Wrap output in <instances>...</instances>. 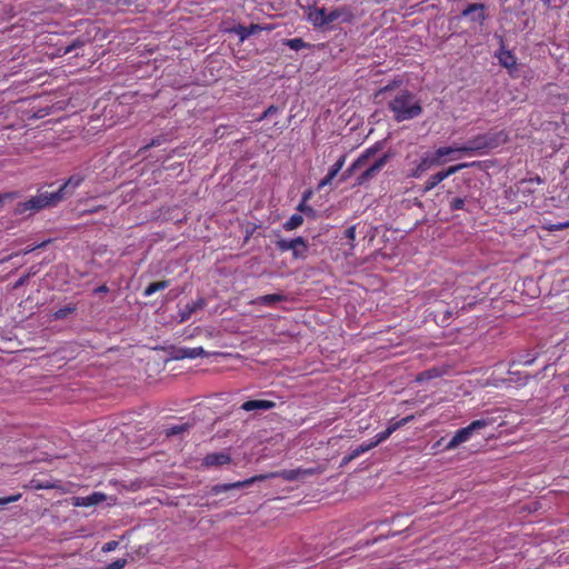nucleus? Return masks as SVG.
Listing matches in <instances>:
<instances>
[{
    "mask_svg": "<svg viewBox=\"0 0 569 569\" xmlns=\"http://www.w3.org/2000/svg\"><path fill=\"white\" fill-rule=\"evenodd\" d=\"M388 109L397 122L408 121L420 117L423 108L420 99L408 89H400L389 101Z\"/></svg>",
    "mask_w": 569,
    "mask_h": 569,
    "instance_id": "1",
    "label": "nucleus"
},
{
    "mask_svg": "<svg viewBox=\"0 0 569 569\" xmlns=\"http://www.w3.org/2000/svg\"><path fill=\"white\" fill-rule=\"evenodd\" d=\"M313 473H315V469H302V468L287 469V470H281L279 472L271 473L269 476H266V475L254 476V477L243 480V481L214 485L211 489V492L214 495H220V493L227 492L231 489L248 487L256 481L264 480L269 477H280L287 481H295L305 476H310Z\"/></svg>",
    "mask_w": 569,
    "mask_h": 569,
    "instance_id": "2",
    "label": "nucleus"
},
{
    "mask_svg": "<svg viewBox=\"0 0 569 569\" xmlns=\"http://www.w3.org/2000/svg\"><path fill=\"white\" fill-rule=\"evenodd\" d=\"M508 134L503 131L486 132L469 139L460 146L459 151L468 154H483L489 149H495L507 142Z\"/></svg>",
    "mask_w": 569,
    "mask_h": 569,
    "instance_id": "3",
    "label": "nucleus"
},
{
    "mask_svg": "<svg viewBox=\"0 0 569 569\" xmlns=\"http://www.w3.org/2000/svg\"><path fill=\"white\" fill-rule=\"evenodd\" d=\"M61 202V197L54 192H39L27 201L19 202L16 207V213L23 214L27 211H39L41 209L57 206Z\"/></svg>",
    "mask_w": 569,
    "mask_h": 569,
    "instance_id": "4",
    "label": "nucleus"
},
{
    "mask_svg": "<svg viewBox=\"0 0 569 569\" xmlns=\"http://www.w3.org/2000/svg\"><path fill=\"white\" fill-rule=\"evenodd\" d=\"M489 425V420L479 419L472 421L467 427L458 429L453 437L445 445L443 450L451 451L461 446L465 442H468L471 437L478 433L481 429L486 428Z\"/></svg>",
    "mask_w": 569,
    "mask_h": 569,
    "instance_id": "5",
    "label": "nucleus"
},
{
    "mask_svg": "<svg viewBox=\"0 0 569 569\" xmlns=\"http://www.w3.org/2000/svg\"><path fill=\"white\" fill-rule=\"evenodd\" d=\"M468 166H469L468 163H459V164L451 166L446 170L439 171V172L430 176L429 179L426 181L423 191L425 192L431 191L445 179H447L451 174H455L456 172L460 171L461 169L467 168Z\"/></svg>",
    "mask_w": 569,
    "mask_h": 569,
    "instance_id": "6",
    "label": "nucleus"
},
{
    "mask_svg": "<svg viewBox=\"0 0 569 569\" xmlns=\"http://www.w3.org/2000/svg\"><path fill=\"white\" fill-rule=\"evenodd\" d=\"M87 174L82 172H77L70 176L56 191L58 196L61 197V201L64 200L68 196H71L73 191L81 186V183L86 180Z\"/></svg>",
    "mask_w": 569,
    "mask_h": 569,
    "instance_id": "7",
    "label": "nucleus"
},
{
    "mask_svg": "<svg viewBox=\"0 0 569 569\" xmlns=\"http://www.w3.org/2000/svg\"><path fill=\"white\" fill-rule=\"evenodd\" d=\"M378 151V147H370L366 149L352 163L351 166L341 174V180L346 181L349 179L355 171L365 167L367 161Z\"/></svg>",
    "mask_w": 569,
    "mask_h": 569,
    "instance_id": "8",
    "label": "nucleus"
},
{
    "mask_svg": "<svg viewBox=\"0 0 569 569\" xmlns=\"http://www.w3.org/2000/svg\"><path fill=\"white\" fill-rule=\"evenodd\" d=\"M389 154H383L377 159L372 164L363 170V172L357 178V184L361 186L378 174L381 169L387 164Z\"/></svg>",
    "mask_w": 569,
    "mask_h": 569,
    "instance_id": "9",
    "label": "nucleus"
},
{
    "mask_svg": "<svg viewBox=\"0 0 569 569\" xmlns=\"http://www.w3.org/2000/svg\"><path fill=\"white\" fill-rule=\"evenodd\" d=\"M355 20V13L350 7L342 6L329 10V23H352Z\"/></svg>",
    "mask_w": 569,
    "mask_h": 569,
    "instance_id": "10",
    "label": "nucleus"
},
{
    "mask_svg": "<svg viewBox=\"0 0 569 569\" xmlns=\"http://www.w3.org/2000/svg\"><path fill=\"white\" fill-rule=\"evenodd\" d=\"M308 20L312 23L316 28H325L329 27V10L326 8H318L315 7L309 10L308 13Z\"/></svg>",
    "mask_w": 569,
    "mask_h": 569,
    "instance_id": "11",
    "label": "nucleus"
},
{
    "mask_svg": "<svg viewBox=\"0 0 569 569\" xmlns=\"http://www.w3.org/2000/svg\"><path fill=\"white\" fill-rule=\"evenodd\" d=\"M486 6L483 3H470L461 12L462 17H470L471 21H478L480 24L487 19L485 13Z\"/></svg>",
    "mask_w": 569,
    "mask_h": 569,
    "instance_id": "12",
    "label": "nucleus"
},
{
    "mask_svg": "<svg viewBox=\"0 0 569 569\" xmlns=\"http://www.w3.org/2000/svg\"><path fill=\"white\" fill-rule=\"evenodd\" d=\"M433 166H437V160H433L431 156L427 154L422 157L420 161L408 171L407 176L409 178L418 179Z\"/></svg>",
    "mask_w": 569,
    "mask_h": 569,
    "instance_id": "13",
    "label": "nucleus"
},
{
    "mask_svg": "<svg viewBox=\"0 0 569 569\" xmlns=\"http://www.w3.org/2000/svg\"><path fill=\"white\" fill-rule=\"evenodd\" d=\"M106 500V495L102 492H92L86 497H73L72 505L74 507H92Z\"/></svg>",
    "mask_w": 569,
    "mask_h": 569,
    "instance_id": "14",
    "label": "nucleus"
},
{
    "mask_svg": "<svg viewBox=\"0 0 569 569\" xmlns=\"http://www.w3.org/2000/svg\"><path fill=\"white\" fill-rule=\"evenodd\" d=\"M499 63L509 70V73L512 76V71L517 67V57L510 51L501 47V49L496 54Z\"/></svg>",
    "mask_w": 569,
    "mask_h": 569,
    "instance_id": "15",
    "label": "nucleus"
},
{
    "mask_svg": "<svg viewBox=\"0 0 569 569\" xmlns=\"http://www.w3.org/2000/svg\"><path fill=\"white\" fill-rule=\"evenodd\" d=\"M231 461V457L224 452H213L207 455L202 460V466L204 467H218L228 465Z\"/></svg>",
    "mask_w": 569,
    "mask_h": 569,
    "instance_id": "16",
    "label": "nucleus"
},
{
    "mask_svg": "<svg viewBox=\"0 0 569 569\" xmlns=\"http://www.w3.org/2000/svg\"><path fill=\"white\" fill-rule=\"evenodd\" d=\"M274 407H276L274 401L254 399V400L244 401L240 408L244 411H254V410L266 411V410L273 409Z\"/></svg>",
    "mask_w": 569,
    "mask_h": 569,
    "instance_id": "17",
    "label": "nucleus"
},
{
    "mask_svg": "<svg viewBox=\"0 0 569 569\" xmlns=\"http://www.w3.org/2000/svg\"><path fill=\"white\" fill-rule=\"evenodd\" d=\"M267 28L251 23L250 26L246 27L242 24H239L237 27H233L232 31L239 36L240 41H244L247 38H249L252 34H257L258 32L266 30Z\"/></svg>",
    "mask_w": 569,
    "mask_h": 569,
    "instance_id": "18",
    "label": "nucleus"
},
{
    "mask_svg": "<svg viewBox=\"0 0 569 569\" xmlns=\"http://www.w3.org/2000/svg\"><path fill=\"white\" fill-rule=\"evenodd\" d=\"M198 357H208V352L202 347L180 348L177 350L176 359H196Z\"/></svg>",
    "mask_w": 569,
    "mask_h": 569,
    "instance_id": "19",
    "label": "nucleus"
},
{
    "mask_svg": "<svg viewBox=\"0 0 569 569\" xmlns=\"http://www.w3.org/2000/svg\"><path fill=\"white\" fill-rule=\"evenodd\" d=\"M402 84L401 79H393L385 87L380 88L378 91L375 92V100L377 102H380L386 94L392 92L393 90L398 89Z\"/></svg>",
    "mask_w": 569,
    "mask_h": 569,
    "instance_id": "20",
    "label": "nucleus"
},
{
    "mask_svg": "<svg viewBox=\"0 0 569 569\" xmlns=\"http://www.w3.org/2000/svg\"><path fill=\"white\" fill-rule=\"evenodd\" d=\"M83 46H84V41L78 38V39L73 40L70 44L60 47L58 49V51L61 56L74 53V56L77 57V56H79V49H81Z\"/></svg>",
    "mask_w": 569,
    "mask_h": 569,
    "instance_id": "21",
    "label": "nucleus"
},
{
    "mask_svg": "<svg viewBox=\"0 0 569 569\" xmlns=\"http://www.w3.org/2000/svg\"><path fill=\"white\" fill-rule=\"evenodd\" d=\"M169 286H170V280H161V281L151 282L148 287H146L142 295H143V297H150L160 290L167 289Z\"/></svg>",
    "mask_w": 569,
    "mask_h": 569,
    "instance_id": "22",
    "label": "nucleus"
},
{
    "mask_svg": "<svg viewBox=\"0 0 569 569\" xmlns=\"http://www.w3.org/2000/svg\"><path fill=\"white\" fill-rule=\"evenodd\" d=\"M460 149V146H457V147H440L438 148L436 151H435V154L431 156L433 160H437V166L441 164L443 161H442V158L446 157V156H449L453 152H460L459 151Z\"/></svg>",
    "mask_w": 569,
    "mask_h": 569,
    "instance_id": "23",
    "label": "nucleus"
},
{
    "mask_svg": "<svg viewBox=\"0 0 569 569\" xmlns=\"http://www.w3.org/2000/svg\"><path fill=\"white\" fill-rule=\"evenodd\" d=\"M295 244H302V237H297L295 239H279L276 242V247L279 251L286 252L295 248Z\"/></svg>",
    "mask_w": 569,
    "mask_h": 569,
    "instance_id": "24",
    "label": "nucleus"
},
{
    "mask_svg": "<svg viewBox=\"0 0 569 569\" xmlns=\"http://www.w3.org/2000/svg\"><path fill=\"white\" fill-rule=\"evenodd\" d=\"M206 306L204 299L200 298L197 301L192 303H188L184 307V310L182 312V320H187L192 313H194L197 310L202 309Z\"/></svg>",
    "mask_w": 569,
    "mask_h": 569,
    "instance_id": "25",
    "label": "nucleus"
},
{
    "mask_svg": "<svg viewBox=\"0 0 569 569\" xmlns=\"http://www.w3.org/2000/svg\"><path fill=\"white\" fill-rule=\"evenodd\" d=\"M76 310H77V306L74 303H69V305L56 310L51 317L53 320H61V319L67 318L69 315L73 313Z\"/></svg>",
    "mask_w": 569,
    "mask_h": 569,
    "instance_id": "26",
    "label": "nucleus"
},
{
    "mask_svg": "<svg viewBox=\"0 0 569 569\" xmlns=\"http://www.w3.org/2000/svg\"><path fill=\"white\" fill-rule=\"evenodd\" d=\"M284 300V296L280 293H270L261 296L257 299V301L263 306H271L277 302H281Z\"/></svg>",
    "mask_w": 569,
    "mask_h": 569,
    "instance_id": "27",
    "label": "nucleus"
},
{
    "mask_svg": "<svg viewBox=\"0 0 569 569\" xmlns=\"http://www.w3.org/2000/svg\"><path fill=\"white\" fill-rule=\"evenodd\" d=\"M311 192H307L302 197V201L298 204L297 210L303 212L307 217L315 218L316 210L307 204V200L309 199Z\"/></svg>",
    "mask_w": 569,
    "mask_h": 569,
    "instance_id": "28",
    "label": "nucleus"
},
{
    "mask_svg": "<svg viewBox=\"0 0 569 569\" xmlns=\"http://www.w3.org/2000/svg\"><path fill=\"white\" fill-rule=\"evenodd\" d=\"M302 223L303 217L301 214L295 213L283 223V229L286 231H291L299 228Z\"/></svg>",
    "mask_w": 569,
    "mask_h": 569,
    "instance_id": "29",
    "label": "nucleus"
},
{
    "mask_svg": "<svg viewBox=\"0 0 569 569\" xmlns=\"http://www.w3.org/2000/svg\"><path fill=\"white\" fill-rule=\"evenodd\" d=\"M283 111L282 107H278L274 104L269 106L259 117L256 118L257 122H261L268 118H271L276 114H279Z\"/></svg>",
    "mask_w": 569,
    "mask_h": 569,
    "instance_id": "30",
    "label": "nucleus"
},
{
    "mask_svg": "<svg viewBox=\"0 0 569 569\" xmlns=\"http://www.w3.org/2000/svg\"><path fill=\"white\" fill-rule=\"evenodd\" d=\"M308 243L305 238H302V244H295V248L291 249L292 257L295 259H306L308 254Z\"/></svg>",
    "mask_w": 569,
    "mask_h": 569,
    "instance_id": "31",
    "label": "nucleus"
},
{
    "mask_svg": "<svg viewBox=\"0 0 569 569\" xmlns=\"http://www.w3.org/2000/svg\"><path fill=\"white\" fill-rule=\"evenodd\" d=\"M286 124L283 122L276 121L271 127H264L262 131L269 138H273L274 136H279L284 130Z\"/></svg>",
    "mask_w": 569,
    "mask_h": 569,
    "instance_id": "32",
    "label": "nucleus"
},
{
    "mask_svg": "<svg viewBox=\"0 0 569 569\" xmlns=\"http://www.w3.org/2000/svg\"><path fill=\"white\" fill-rule=\"evenodd\" d=\"M189 427H190L189 423L173 425L166 429V433L168 437L181 435L184 431H187L189 429Z\"/></svg>",
    "mask_w": 569,
    "mask_h": 569,
    "instance_id": "33",
    "label": "nucleus"
},
{
    "mask_svg": "<svg viewBox=\"0 0 569 569\" xmlns=\"http://www.w3.org/2000/svg\"><path fill=\"white\" fill-rule=\"evenodd\" d=\"M164 141H166V138L163 136H158V137L153 138L148 144L141 147L138 150V154L143 156L149 149H151L153 147H158V146L162 144Z\"/></svg>",
    "mask_w": 569,
    "mask_h": 569,
    "instance_id": "34",
    "label": "nucleus"
},
{
    "mask_svg": "<svg viewBox=\"0 0 569 569\" xmlns=\"http://www.w3.org/2000/svg\"><path fill=\"white\" fill-rule=\"evenodd\" d=\"M412 419H413V416H408L398 421H391L390 425L387 427V430H390V435H392L395 431H397L399 428L406 426Z\"/></svg>",
    "mask_w": 569,
    "mask_h": 569,
    "instance_id": "35",
    "label": "nucleus"
},
{
    "mask_svg": "<svg viewBox=\"0 0 569 569\" xmlns=\"http://www.w3.org/2000/svg\"><path fill=\"white\" fill-rule=\"evenodd\" d=\"M284 43L290 49L296 50V51L309 47V44L307 42H305L301 38L288 39Z\"/></svg>",
    "mask_w": 569,
    "mask_h": 569,
    "instance_id": "36",
    "label": "nucleus"
},
{
    "mask_svg": "<svg viewBox=\"0 0 569 569\" xmlns=\"http://www.w3.org/2000/svg\"><path fill=\"white\" fill-rule=\"evenodd\" d=\"M343 238L348 240V247L350 250L355 248V240H356V227L350 226L348 227L343 232Z\"/></svg>",
    "mask_w": 569,
    "mask_h": 569,
    "instance_id": "37",
    "label": "nucleus"
},
{
    "mask_svg": "<svg viewBox=\"0 0 569 569\" xmlns=\"http://www.w3.org/2000/svg\"><path fill=\"white\" fill-rule=\"evenodd\" d=\"M441 373L438 369H429L418 375V381H426L439 377Z\"/></svg>",
    "mask_w": 569,
    "mask_h": 569,
    "instance_id": "38",
    "label": "nucleus"
},
{
    "mask_svg": "<svg viewBox=\"0 0 569 569\" xmlns=\"http://www.w3.org/2000/svg\"><path fill=\"white\" fill-rule=\"evenodd\" d=\"M375 446L371 441L363 442L359 445L357 448H355L351 452L353 453V457L358 458L360 455L368 452L369 450L373 449Z\"/></svg>",
    "mask_w": 569,
    "mask_h": 569,
    "instance_id": "39",
    "label": "nucleus"
},
{
    "mask_svg": "<svg viewBox=\"0 0 569 569\" xmlns=\"http://www.w3.org/2000/svg\"><path fill=\"white\" fill-rule=\"evenodd\" d=\"M567 228H569V220H566L562 222H557V223H548L547 226H545V229L548 231H551V232L560 231V230H563Z\"/></svg>",
    "mask_w": 569,
    "mask_h": 569,
    "instance_id": "40",
    "label": "nucleus"
},
{
    "mask_svg": "<svg viewBox=\"0 0 569 569\" xmlns=\"http://www.w3.org/2000/svg\"><path fill=\"white\" fill-rule=\"evenodd\" d=\"M466 199L461 197L453 198L450 201L449 208L451 211L462 210L465 209Z\"/></svg>",
    "mask_w": 569,
    "mask_h": 569,
    "instance_id": "41",
    "label": "nucleus"
},
{
    "mask_svg": "<svg viewBox=\"0 0 569 569\" xmlns=\"http://www.w3.org/2000/svg\"><path fill=\"white\" fill-rule=\"evenodd\" d=\"M30 487L36 490L54 488V486L52 483H50L49 481H40V480H36V479L31 480Z\"/></svg>",
    "mask_w": 569,
    "mask_h": 569,
    "instance_id": "42",
    "label": "nucleus"
},
{
    "mask_svg": "<svg viewBox=\"0 0 569 569\" xmlns=\"http://www.w3.org/2000/svg\"><path fill=\"white\" fill-rule=\"evenodd\" d=\"M390 430H383L379 433H377L373 438V440H371L372 445L375 447H377L378 445H380L381 442L386 441L389 437H390Z\"/></svg>",
    "mask_w": 569,
    "mask_h": 569,
    "instance_id": "43",
    "label": "nucleus"
},
{
    "mask_svg": "<svg viewBox=\"0 0 569 569\" xmlns=\"http://www.w3.org/2000/svg\"><path fill=\"white\" fill-rule=\"evenodd\" d=\"M127 565V559L121 558L108 563L104 569H122Z\"/></svg>",
    "mask_w": 569,
    "mask_h": 569,
    "instance_id": "44",
    "label": "nucleus"
},
{
    "mask_svg": "<svg viewBox=\"0 0 569 569\" xmlns=\"http://www.w3.org/2000/svg\"><path fill=\"white\" fill-rule=\"evenodd\" d=\"M21 498V493L12 495L9 497H2L0 498V506H7L11 502H16Z\"/></svg>",
    "mask_w": 569,
    "mask_h": 569,
    "instance_id": "45",
    "label": "nucleus"
},
{
    "mask_svg": "<svg viewBox=\"0 0 569 569\" xmlns=\"http://www.w3.org/2000/svg\"><path fill=\"white\" fill-rule=\"evenodd\" d=\"M118 545H119L118 541H114V540L108 541L103 545L102 551H104V552L112 551L118 547Z\"/></svg>",
    "mask_w": 569,
    "mask_h": 569,
    "instance_id": "46",
    "label": "nucleus"
},
{
    "mask_svg": "<svg viewBox=\"0 0 569 569\" xmlns=\"http://www.w3.org/2000/svg\"><path fill=\"white\" fill-rule=\"evenodd\" d=\"M335 178L330 177L328 173L326 174V177L319 182V186L318 188L321 189L328 184L331 183V181L333 180Z\"/></svg>",
    "mask_w": 569,
    "mask_h": 569,
    "instance_id": "47",
    "label": "nucleus"
},
{
    "mask_svg": "<svg viewBox=\"0 0 569 569\" xmlns=\"http://www.w3.org/2000/svg\"><path fill=\"white\" fill-rule=\"evenodd\" d=\"M356 457H353V453L350 452L349 455L345 456L341 460V466H347L348 463H350L352 460H355Z\"/></svg>",
    "mask_w": 569,
    "mask_h": 569,
    "instance_id": "48",
    "label": "nucleus"
},
{
    "mask_svg": "<svg viewBox=\"0 0 569 569\" xmlns=\"http://www.w3.org/2000/svg\"><path fill=\"white\" fill-rule=\"evenodd\" d=\"M340 172V169H338L335 164H332L328 171V174L332 178H336L338 173Z\"/></svg>",
    "mask_w": 569,
    "mask_h": 569,
    "instance_id": "49",
    "label": "nucleus"
},
{
    "mask_svg": "<svg viewBox=\"0 0 569 569\" xmlns=\"http://www.w3.org/2000/svg\"><path fill=\"white\" fill-rule=\"evenodd\" d=\"M345 162H346V156H341L333 164L338 168V169H342V167L345 166Z\"/></svg>",
    "mask_w": 569,
    "mask_h": 569,
    "instance_id": "50",
    "label": "nucleus"
},
{
    "mask_svg": "<svg viewBox=\"0 0 569 569\" xmlns=\"http://www.w3.org/2000/svg\"><path fill=\"white\" fill-rule=\"evenodd\" d=\"M109 288L107 284H101L94 289V293H107Z\"/></svg>",
    "mask_w": 569,
    "mask_h": 569,
    "instance_id": "51",
    "label": "nucleus"
},
{
    "mask_svg": "<svg viewBox=\"0 0 569 569\" xmlns=\"http://www.w3.org/2000/svg\"><path fill=\"white\" fill-rule=\"evenodd\" d=\"M535 361V358H531V359H525L522 361H519V363H522L525 366H531Z\"/></svg>",
    "mask_w": 569,
    "mask_h": 569,
    "instance_id": "52",
    "label": "nucleus"
},
{
    "mask_svg": "<svg viewBox=\"0 0 569 569\" xmlns=\"http://www.w3.org/2000/svg\"><path fill=\"white\" fill-rule=\"evenodd\" d=\"M252 234H253V229L247 230L246 237H244V242H248V240L252 237Z\"/></svg>",
    "mask_w": 569,
    "mask_h": 569,
    "instance_id": "53",
    "label": "nucleus"
},
{
    "mask_svg": "<svg viewBox=\"0 0 569 569\" xmlns=\"http://www.w3.org/2000/svg\"><path fill=\"white\" fill-rule=\"evenodd\" d=\"M14 193H6V194H0V204L2 203V201L6 199V198H11L13 197Z\"/></svg>",
    "mask_w": 569,
    "mask_h": 569,
    "instance_id": "54",
    "label": "nucleus"
},
{
    "mask_svg": "<svg viewBox=\"0 0 569 569\" xmlns=\"http://www.w3.org/2000/svg\"><path fill=\"white\" fill-rule=\"evenodd\" d=\"M473 306H475V302H469L467 306H466V305H463V306L461 307V309H462V310H468V309H471Z\"/></svg>",
    "mask_w": 569,
    "mask_h": 569,
    "instance_id": "55",
    "label": "nucleus"
},
{
    "mask_svg": "<svg viewBox=\"0 0 569 569\" xmlns=\"http://www.w3.org/2000/svg\"><path fill=\"white\" fill-rule=\"evenodd\" d=\"M445 438H440L433 446L432 448H437L438 446H442V442H443Z\"/></svg>",
    "mask_w": 569,
    "mask_h": 569,
    "instance_id": "56",
    "label": "nucleus"
},
{
    "mask_svg": "<svg viewBox=\"0 0 569 569\" xmlns=\"http://www.w3.org/2000/svg\"><path fill=\"white\" fill-rule=\"evenodd\" d=\"M103 207L102 206H98L96 208H92L89 210L90 213H93V212H98L100 209H102Z\"/></svg>",
    "mask_w": 569,
    "mask_h": 569,
    "instance_id": "57",
    "label": "nucleus"
},
{
    "mask_svg": "<svg viewBox=\"0 0 569 569\" xmlns=\"http://www.w3.org/2000/svg\"><path fill=\"white\" fill-rule=\"evenodd\" d=\"M23 281H24V279H23V278H21V279L16 283V286H14V287L17 288L18 286H21V284L23 283Z\"/></svg>",
    "mask_w": 569,
    "mask_h": 569,
    "instance_id": "58",
    "label": "nucleus"
},
{
    "mask_svg": "<svg viewBox=\"0 0 569 569\" xmlns=\"http://www.w3.org/2000/svg\"><path fill=\"white\" fill-rule=\"evenodd\" d=\"M542 2H545L546 4H549L551 0H541Z\"/></svg>",
    "mask_w": 569,
    "mask_h": 569,
    "instance_id": "59",
    "label": "nucleus"
}]
</instances>
